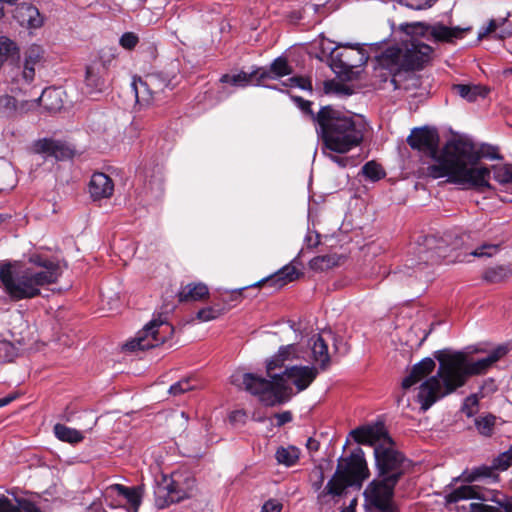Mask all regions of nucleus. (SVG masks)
Masks as SVG:
<instances>
[{
  "label": "nucleus",
  "instance_id": "f3484780",
  "mask_svg": "<svg viewBox=\"0 0 512 512\" xmlns=\"http://www.w3.org/2000/svg\"><path fill=\"white\" fill-rule=\"evenodd\" d=\"M42 58V50L39 46H31L25 53L23 67H13L10 72L11 83L15 85H29L35 77V67Z\"/></svg>",
  "mask_w": 512,
  "mask_h": 512
},
{
  "label": "nucleus",
  "instance_id": "a211bd4d",
  "mask_svg": "<svg viewBox=\"0 0 512 512\" xmlns=\"http://www.w3.org/2000/svg\"><path fill=\"white\" fill-rule=\"evenodd\" d=\"M342 472L354 484L361 485V483L369 476L368 467L364 459L362 449L358 448L351 455L345 459H341Z\"/></svg>",
  "mask_w": 512,
  "mask_h": 512
},
{
  "label": "nucleus",
  "instance_id": "aec40b11",
  "mask_svg": "<svg viewBox=\"0 0 512 512\" xmlns=\"http://www.w3.org/2000/svg\"><path fill=\"white\" fill-rule=\"evenodd\" d=\"M38 106H42L49 112L59 111L63 107L62 91L55 88L44 89L41 95L30 101L21 103L22 110H32Z\"/></svg>",
  "mask_w": 512,
  "mask_h": 512
},
{
  "label": "nucleus",
  "instance_id": "7ed1b4c3",
  "mask_svg": "<svg viewBox=\"0 0 512 512\" xmlns=\"http://www.w3.org/2000/svg\"><path fill=\"white\" fill-rule=\"evenodd\" d=\"M317 366L293 365L286 367L282 374L270 375V380L252 373L237 371L231 375V383L259 397L266 406H274L288 401L293 390L287 383L292 380L297 391L306 390L319 374Z\"/></svg>",
  "mask_w": 512,
  "mask_h": 512
},
{
  "label": "nucleus",
  "instance_id": "5fc2aeb1",
  "mask_svg": "<svg viewBox=\"0 0 512 512\" xmlns=\"http://www.w3.org/2000/svg\"><path fill=\"white\" fill-rule=\"evenodd\" d=\"M498 251L497 245L492 244H484L481 247L475 249L471 252V255L475 257H483V256H492Z\"/></svg>",
  "mask_w": 512,
  "mask_h": 512
},
{
  "label": "nucleus",
  "instance_id": "39448f33",
  "mask_svg": "<svg viewBox=\"0 0 512 512\" xmlns=\"http://www.w3.org/2000/svg\"><path fill=\"white\" fill-rule=\"evenodd\" d=\"M315 125L323 148L339 154H346L361 145L366 132V123L361 116L345 114L331 106H324L316 113Z\"/></svg>",
  "mask_w": 512,
  "mask_h": 512
},
{
  "label": "nucleus",
  "instance_id": "c756f323",
  "mask_svg": "<svg viewBox=\"0 0 512 512\" xmlns=\"http://www.w3.org/2000/svg\"><path fill=\"white\" fill-rule=\"evenodd\" d=\"M355 485L342 472V463H338L333 477L326 484L323 493L331 496H341L346 488Z\"/></svg>",
  "mask_w": 512,
  "mask_h": 512
},
{
  "label": "nucleus",
  "instance_id": "f704fd0d",
  "mask_svg": "<svg viewBox=\"0 0 512 512\" xmlns=\"http://www.w3.org/2000/svg\"><path fill=\"white\" fill-rule=\"evenodd\" d=\"M380 58H381V55L377 56L376 59H375L376 66L374 68V77L379 79V80H375L374 81V85H379L380 86L382 83H385V82H387L390 79L391 83L394 85V88L397 89L398 86H397V82H396L395 76L400 71H390V69L382 67L381 62H380Z\"/></svg>",
  "mask_w": 512,
  "mask_h": 512
},
{
  "label": "nucleus",
  "instance_id": "a18cd8bd",
  "mask_svg": "<svg viewBox=\"0 0 512 512\" xmlns=\"http://www.w3.org/2000/svg\"><path fill=\"white\" fill-rule=\"evenodd\" d=\"M194 380L192 378H184L169 388V393L173 396L181 395L185 392L193 390L195 388Z\"/></svg>",
  "mask_w": 512,
  "mask_h": 512
},
{
  "label": "nucleus",
  "instance_id": "774afa93",
  "mask_svg": "<svg viewBox=\"0 0 512 512\" xmlns=\"http://www.w3.org/2000/svg\"><path fill=\"white\" fill-rule=\"evenodd\" d=\"M504 512H512V500L506 501L501 504Z\"/></svg>",
  "mask_w": 512,
  "mask_h": 512
},
{
  "label": "nucleus",
  "instance_id": "69168bd1",
  "mask_svg": "<svg viewBox=\"0 0 512 512\" xmlns=\"http://www.w3.org/2000/svg\"><path fill=\"white\" fill-rule=\"evenodd\" d=\"M305 241L307 242V246L309 248L315 247L319 244V235L315 234L314 236L311 233H308Z\"/></svg>",
  "mask_w": 512,
  "mask_h": 512
},
{
  "label": "nucleus",
  "instance_id": "20e7f679",
  "mask_svg": "<svg viewBox=\"0 0 512 512\" xmlns=\"http://www.w3.org/2000/svg\"><path fill=\"white\" fill-rule=\"evenodd\" d=\"M60 275L61 268L57 262L38 254L30 256L24 265L8 263L0 268V282L14 301L39 296L41 287L56 283Z\"/></svg>",
  "mask_w": 512,
  "mask_h": 512
},
{
  "label": "nucleus",
  "instance_id": "a878e982",
  "mask_svg": "<svg viewBox=\"0 0 512 512\" xmlns=\"http://www.w3.org/2000/svg\"><path fill=\"white\" fill-rule=\"evenodd\" d=\"M209 288L205 283L192 282L182 286L177 293L179 302H199L209 298Z\"/></svg>",
  "mask_w": 512,
  "mask_h": 512
},
{
  "label": "nucleus",
  "instance_id": "b1692460",
  "mask_svg": "<svg viewBox=\"0 0 512 512\" xmlns=\"http://www.w3.org/2000/svg\"><path fill=\"white\" fill-rule=\"evenodd\" d=\"M14 18L21 26L27 28H39L43 24L39 10L28 3H22L16 7Z\"/></svg>",
  "mask_w": 512,
  "mask_h": 512
},
{
  "label": "nucleus",
  "instance_id": "6e6d98bb",
  "mask_svg": "<svg viewBox=\"0 0 512 512\" xmlns=\"http://www.w3.org/2000/svg\"><path fill=\"white\" fill-rule=\"evenodd\" d=\"M294 101L298 104V107L306 114H308L312 121L315 123V116L316 113H314L311 109L312 102L308 100H304L301 97H294Z\"/></svg>",
  "mask_w": 512,
  "mask_h": 512
},
{
  "label": "nucleus",
  "instance_id": "4d7b16f0",
  "mask_svg": "<svg viewBox=\"0 0 512 512\" xmlns=\"http://www.w3.org/2000/svg\"><path fill=\"white\" fill-rule=\"evenodd\" d=\"M0 512H20V507L16 501L13 504L10 499L2 496L0 497Z\"/></svg>",
  "mask_w": 512,
  "mask_h": 512
},
{
  "label": "nucleus",
  "instance_id": "8fccbe9b",
  "mask_svg": "<svg viewBox=\"0 0 512 512\" xmlns=\"http://www.w3.org/2000/svg\"><path fill=\"white\" fill-rule=\"evenodd\" d=\"M337 154L338 153H334V152H330L329 151V153H327L326 155H327V157L332 162H334L335 164H337L341 168H345L347 166H355L356 165V162H355V160L352 157L339 156Z\"/></svg>",
  "mask_w": 512,
  "mask_h": 512
},
{
  "label": "nucleus",
  "instance_id": "423d86ee",
  "mask_svg": "<svg viewBox=\"0 0 512 512\" xmlns=\"http://www.w3.org/2000/svg\"><path fill=\"white\" fill-rule=\"evenodd\" d=\"M353 439L363 445L374 446L376 464L381 477L399 481L404 474V457L392 448V441L383 424L358 427L350 432Z\"/></svg>",
  "mask_w": 512,
  "mask_h": 512
},
{
  "label": "nucleus",
  "instance_id": "052dcab7",
  "mask_svg": "<svg viewBox=\"0 0 512 512\" xmlns=\"http://www.w3.org/2000/svg\"><path fill=\"white\" fill-rule=\"evenodd\" d=\"M437 0H425L424 2H407L406 6L413 10H424L432 7Z\"/></svg>",
  "mask_w": 512,
  "mask_h": 512
},
{
  "label": "nucleus",
  "instance_id": "2eb2a0df",
  "mask_svg": "<svg viewBox=\"0 0 512 512\" xmlns=\"http://www.w3.org/2000/svg\"><path fill=\"white\" fill-rule=\"evenodd\" d=\"M103 496L111 507L129 505L136 511L141 504L142 489L140 487L112 484L104 489Z\"/></svg>",
  "mask_w": 512,
  "mask_h": 512
},
{
  "label": "nucleus",
  "instance_id": "0e129e2a",
  "mask_svg": "<svg viewBox=\"0 0 512 512\" xmlns=\"http://www.w3.org/2000/svg\"><path fill=\"white\" fill-rule=\"evenodd\" d=\"M497 28V24H496V21L495 20H491L488 24V26L484 29V31H481L479 32L478 34V38L479 39H482L483 37H485L486 35L494 32Z\"/></svg>",
  "mask_w": 512,
  "mask_h": 512
},
{
  "label": "nucleus",
  "instance_id": "864d4df0",
  "mask_svg": "<svg viewBox=\"0 0 512 512\" xmlns=\"http://www.w3.org/2000/svg\"><path fill=\"white\" fill-rule=\"evenodd\" d=\"M2 352L4 353L7 361H12L18 355L17 348L8 341H3L0 343V354Z\"/></svg>",
  "mask_w": 512,
  "mask_h": 512
},
{
  "label": "nucleus",
  "instance_id": "7c9ffc66",
  "mask_svg": "<svg viewBox=\"0 0 512 512\" xmlns=\"http://www.w3.org/2000/svg\"><path fill=\"white\" fill-rule=\"evenodd\" d=\"M452 91L468 102H475L478 98H485L489 90L482 85L455 84Z\"/></svg>",
  "mask_w": 512,
  "mask_h": 512
},
{
  "label": "nucleus",
  "instance_id": "e2e57ef3",
  "mask_svg": "<svg viewBox=\"0 0 512 512\" xmlns=\"http://www.w3.org/2000/svg\"><path fill=\"white\" fill-rule=\"evenodd\" d=\"M275 418L277 419V426L281 427L292 421V414L290 411H284L282 413L275 414Z\"/></svg>",
  "mask_w": 512,
  "mask_h": 512
},
{
  "label": "nucleus",
  "instance_id": "5701e85b",
  "mask_svg": "<svg viewBox=\"0 0 512 512\" xmlns=\"http://www.w3.org/2000/svg\"><path fill=\"white\" fill-rule=\"evenodd\" d=\"M301 276V272L293 265L288 264L282 267L273 275L262 279L255 286L260 287L264 284H269L271 287L275 289H280L288 283L298 279Z\"/></svg>",
  "mask_w": 512,
  "mask_h": 512
},
{
  "label": "nucleus",
  "instance_id": "338daca9",
  "mask_svg": "<svg viewBox=\"0 0 512 512\" xmlns=\"http://www.w3.org/2000/svg\"><path fill=\"white\" fill-rule=\"evenodd\" d=\"M85 512H106V511H105L102 503L93 502L86 508Z\"/></svg>",
  "mask_w": 512,
  "mask_h": 512
},
{
  "label": "nucleus",
  "instance_id": "3c124183",
  "mask_svg": "<svg viewBox=\"0 0 512 512\" xmlns=\"http://www.w3.org/2000/svg\"><path fill=\"white\" fill-rule=\"evenodd\" d=\"M139 41L138 36L133 32H126L120 38V45L128 50H132L135 48Z\"/></svg>",
  "mask_w": 512,
  "mask_h": 512
},
{
  "label": "nucleus",
  "instance_id": "4c0bfd02",
  "mask_svg": "<svg viewBox=\"0 0 512 512\" xmlns=\"http://www.w3.org/2000/svg\"><path fill=\"white\" fill-rule=\"evenodd\" d=\"M479 498L478 489L475 486L464 485L447 495L448 502H458L463 499Z\"/></svg>",
  "mask_w": 512,
  "mask_h": 512
},
{
  "label": "nucleus",
  "instance_id": "473e14b6",
  "mask_svg": "<svg viewBox=\"0 0 512 512\" xmlns=\"http://www.w3.org/2000/svg\"><path fill=\"white\" fill-rule=\"evenodd\" d=\"M490 170L494 180L512 193V165H493Z\"/></svg>",
  "mask_w": 512,
  "mask_h": 512
},
{
  "label": "nucleus",
  "instance_id": "9b49d317",
  "mask_svg": "<svg viewBox=\"0 0 512 512\" xmlns=\"http://www.w3.org/2000/svg\"><path fill=\"white\" fill-rule=\"evenodd\" d=\"M174 76L166 72H153L145 78L133 81L132 86L138 103L151 104L155 98L167 88L172 89Z\"/></svg>",
  "mask_w": 512,
  "mask_h": 512
},
{
  "label": "nucleus",
  "instance_id": "ddd939ff",
  "mask_svg": "<svg viewBox=\"0 0 512 512\" xmlns=\"http://www.w3.org/2000/svg\"><path fill=\"white\" fill-rule=\"evenodd\" d=\"M409 146L423 155L435 160L438 164L442 151L439 153V135L435 129L415 128L407 138Z\"/></svg>",
  "mask_w": 512,
  "mask_h": 512
},
{
  "label": "nucleus",
  "instance_id": "412c9836",
  "mask_svg": "<svg viewBox=\"0 0 512 512\" xmlns=\"http://www.w3.org/2000/svg\"><path fill=\"white\" fill-rule=\"evenodd\" d=\"M305 359L302 351L300 350L298 345L290 344L286 346H281L276 355H274L267 363V373L268 376L272 374V371L276 368H281L285 366L286 361Z\"/></svg>",
  "mask_w": 512,
  "mask_h": 512
},
{
  "label": "nucleus",
  "instance_id": "0eeeda50",
  "mask_svg": "<svg viewBox=\"0 0 512 512\" xmlns=\"http://www.w3.org/2000/svg\"><path fill=\"white\" fill-rule=\"evenodd\" d=\"M432 48L418 40L387 48L380 58L382 67L390 71L419 70L431 59Z\"/></svg>",
  "mask_w": 512,
  "mask_h": 512
},
{
  "label": "nucleus",
  "instance_id": "cd10ccee",
  "mask_svg": "<svg viewBox=\"0 0 512 512\" xmlns=\"http://www.w3.org/2000/svg\"><path fill=\"white\" fill-rule=\"evenodd\" d=\"M292 73V68L289 66L285 58L279 57L275 59L270 65L269 69L258 68L256 74H259L257 85H262L268 79H277Z\"/></svg>",
  "mask_w": 512,
  "mask_h": 512
},
{
  "label": "nucleus",
  "instance_id": "ea45409f",
  "mask_svg": "<svg viewBox=\"0 0 512 512\" xmlns=\"http://www.w3.org/2000/svg\"><path fill=\"white\" fill-rule=\"evenodd\" d=\"M339 258L336 255H321L310 260L309 266L312 270L323 271L338 265Z\"/></svg>",
  "mask_w": 512,
  "mask_h": 512
},
{
  "label": "nucleus",
  "instance_id": "bf43d9fd",
  "mask_svg": "<svg viewBox=\"0 0 512 512\" xmlns=\"http://www.w3.org/2000/svg\"><path fill=\"white\" fill-rule=\"evenodd\" d=\"M283 505L274 499H270L262 506V512H281Z\"/></svg>",
  "mask_w": 512,
  "mask_h": 512
},
{
  "label": "nucleus",
  "instance_id": "e433bc0d",
  "mask_svg": "<svg viewBox=\"0 0 512 512\" xmlns=\"http://www.w3.org/2000/svg\"><path fill=\"white\" fill-rule=\"evenodd\" d=\"M227 311V308L220 304H214L201 308L196 313V319L200 322H208L219 318Z\"/></svg>",
  "mask_w": 512,
  "mask_h": 512
},
{
  "label": "nucleus",
  "instance_id": "58836bf2",
  "mask_svg": "<svg viewBox=\"0 0 512 512\" xmlns=\"http://www.w3.org/2000/svg\"><path fill=\"white\" fill-rule=\"evenodd\" d=\"M21 109V105L18 106L16 99L8 94L0 95V117H12L16 112Z\"/></svg>",
  "mask_w": 512,
  "mask_h": 512
},
{
  "label": "nucleus",
  "instance_id": "72a5a7b5",
  "mask_svg": "<svg viewBox=\"0 0 512 512\" xmlns=\"http://www.w3.org/2000/svg\"><path fill=\"white\" fill-rule=\"evenodd\" d=\"M258 77L259 74H256V70L252 71L251 73H246L242 71L235 75L224 74L220 78V81L222 83H230L234 86H245L248 83L253 82L254 80L255 83L257 84Z\"/></svg>",
  "mask_w": 512,
  "mask_h": 512
},
{
  "label": "nucleus",
  "instance_id": "a19ab883",
  "mask_svg": "<svg viewBox=\"0 0 512 512\" xmlns=\"http://www.w3.org/2000/svg\"><path fill=\"white\" fill-rule=\"evenodd\" d=\"M511 274V270L506 266H497L489 268L484 272V279L491 283H499L507 279Z\"/></svg>",
  "mask_w": 512,
  "mask_h": 512
},
{
  "label": "nucleus",
  "instance_id": "2f4dec72",
  "mask_svg": "<svg viewBox=\"0 0 512 512\" xmlns=\"http://www.w3.org/2000/svg\"><path fill=\"white\" fill-rule=\"evenodd\" d=\"M300 457V450L295 446L279 447L275 452V458L278 464L287 467L294 466Z\"/></svg>",
  "mask_w": 512,
  "mask_h": 512
},
{
  "label": "nucleus",
  "instance_id": "f257e3e1",
  "mask_svg": "<svg viewBox=\"0 0 512 512\" xmlns=\"http://www.w3.org/2000/svg\"><path fill=\"white\" fill-rule=\"evenodd\" d=\"M481 158L501 159L497 147L483 144L476 149L468 140L458 138L448 141L442 148L438 164L426 168L433 179L446 177V182L463 188H490V168L480 165Z\"/></svg>",
  "mask_w": 512,
  "mask_h": 512
},
{
  "label": "nucleus",
  "instance_id": "49530a36",
  "mask_svg": "<svg viewBox=\"0 0 512 512\" xmlns=\"http://www.w3.org/2000/svg\"><path fill=\"white\" fill-rule=\"evenodd\" d=\"M512 463V446L509 450L501 453L497 458L493 461V467L498 470H506L510 467Z\"/></svg>",
  "mask_w": 512,
  "mask_h": 512
},
{
  "label": "nucleus",
  "instance_id": "c9c22d12",
  "mask_svg": "<svg viewBox=\"0 0 512 512\" xmlns=\"http://www.w3.org/2000/svg\"><path fill=\"white\" fill-rule=\"evenodd\" d=\"M54 433L59 440L72 444L79 443L83 440L81 432L63 424H56L54 426Z\"/></svg>",
  "mask_w": 512,
  "mask_h": 512
},
{
  "label": "nucleus",
  "instance_id": "f8f14e48",
  "mask_svg": "<svg viewBox=\"0 0 512 512\" xmlns=\"http://www.w3.org/2000/svg\"><path fill=\"white\" fill-rule=\"evenodd\" d=\"M397 483L394 477L393 479L382 477L381 480L372 481L364 492L367 501L381 512H396L392 499Z\"/></svg>",
  "mask_w": 512,
  "mask_h": 512
},
{
  "label": "nucleus",
  "instance_id": "13d9d810",
  "mask_svg": "<svg viewBox=\"0 0 512 512\" xmlns=\"http://www.w3.org/2000/svg\"><path fill=\"white\" fill-rule=\"evenodd\" d=\"M470 512H500V508L483 503H471Z\"/></svg>",
  "mask_w": 512,
  "mask_h": 512
},
{
  "label": "nucleus",
  "instance_id": "4be33fe9",
  "mask_svg": "<svg viewBox=\"0 0 512 512\" xmlns=\"http://www.w3.org/2000/svg\"><path fill=\"white\" fill-rule=\"evenodd\" d=\"M89 192L94 200L110 198L114 192L113 180L102 172H96L91 177Z\"/></svg>",
  "mask_w": 512,
  "mask_h": 512
},
{
  "label": "nucleus",
  "instance_id": "c03bdc74",
  "mask_svg": "<svg viewBox=\"0 0 512 512\" xmlns=\"http://www.w3.org/2000/svg\"><path fill=\"white\" fill-rule=\"evenodd\" d=\"M496 418L493 415H487L475 420V425L480 434L490 436L493 432Z\"/></svg>",
  "mask_w": 512,
  "mask_h": 512
},
{
  "label": "nucleus",
  "instance_id": "393cba45",
  "mask_svg": "<svg viewBox=\"0 0 512 512\" xmlns=\"http://www.w3.org/2000/svg\"><path fill=\"white\" fill-rule=\"evenodd\" d=\"M34 150L37 153H43L47 156H53L58 160L70 158L72 151L62 142L52 139H40L35 142Z\"/></svg>",
  "mask_w": 512,
  "mask_h": 512
},
{
  "label": "nucleus",
  "instance_id": "dca6fc26",
  "mask_svg": "<svg viewBox=\"0 0 512 512\" xmlns=\"http://www.w3.org/2000/svg\"><path fill=\"white\" fill-rule=\"evenodd\" d=\"M447 247L442 239H438L435 236H426L422 243L417 247V255L419 262L414 267L413 261L410 267L414 269V274L417 276L419 270H421L422 264L434 265L446 257Z\"/></svg>",
  "mask_w": 512,
  "mask_h": 512
},
{
  "label": "nucleus",
  "instance_id": "4468645a",
  "mask_svg": "<svg viewBox=\"0 0 512 512\" xmlns=\"http://www.w3.org/2000/svg\"><path fill=\"white\" fill-rule=\"evenodd\" d=\"M108 88V65L96 58L86 66L82 92L89 96L103 93Z\"/></svg>",
  "mask_w": 512,
  "mask_h": 512
},
{
  "label": "nucleus",
  "instance_id": "9d476101",
  "mask_svg": "<svg viewBox=\"0 0 512 512\" xmlns=\"http://www.w3.org/2000/svg\"><path fill=\"white\" fill-rule=\"evenodd\" d=\"M367 60L368 56L362 48L345 45L331 53V68L336 74L352 80L358 73L355 69L364 65Z\"/></svg>",
  "mask_w": 512,
  "mask_h": 512
},
{
  "label": "nucleus",
  "instance_id": "de8ad7c7",
  "mask_svg": "<svg viewBox=\"0 0 512 512\" xmlns=\"http://www.w3.org/2000/svg\"><path fill=\"white\" fill-rule=\"evenodd\" d=\"M479 399L476 394L469 395L463 403L462 411L467 417H472L478 412Z\"/></svg>",
  "mask_w": 512,
  "mask_h": 512
},
{
  "label": "nucleus",
  "instance_id": "1a4fd4ad",
  "mask_svg": "<svg viewBox=\"0 0 512 512\" xmlns=\"http://www.w3.org/2000/svg\"><path fill=\"white\" fill-rule=\"evenodd\" d=\"M173 333V327L161 319H152L128 341L123 348L127 351L146 350L163 344Z\"/></svg>",
  "mask_w": 512,
  "mask_h": 512
},
{
  "label": "nucleus",
  "instance_id": "6e6552de",
  "mask_svg": "<svg viewBox=\"0 0 512 512\" xmlns=\"http://www.w3.org/2000/svg\"><path fill=\"white\" fill-rule=\"evenodd\" d=\"M195 489V479L181 472L164 475L154 491L155 505L164 509L173 503L190 498Z\"/></svg>",
  "mask_w": 512,
  "mask_h": 512
},
{
  "label": "nucleus",
  "instance_id": "bb28decb",
  "mask_svg": "<svg viewBox=\"0 0 512 512\" xmlns=\"http://www.w3.org/2000/svg\"><path fill=\"white\" fill-rule=\"evenodd\" d=\"M435 361L432 358H424L417 364H415L411 372L407 377H405L402 381V388L408 389L416 383L420 382L422 379L430 375L435 369Z\"/></svg>",
  "mask_w": 512,
  "mask_h": 512
},
{
  "label": "nucleus",
  "instance_id": "f03ea898",
  "mask_svg": "<svg viewBox=\"0 0 512 512\" xmlns=\"http://www.w3.org/2000/svg\"><path fill=\"white\" fill-rule=\"evenodd\" d=\"M507 353L505 346H498L485 358L470 361L463 352L436 351L439 366L435 375L426 379L419 387L417 400L423 411L438 400L464 386L470 376L481 375Z\"/></svg>",
  "mask_w": 512,
  "mask_h": 512
},
{
  "label": "nucleus",
  "instance_id": "680f3d73",
  "mask_svg": "<svg viewBox=\"0 0 512 512\" xmlns=\"http://www.w3.org/2000/svg\"><path fill=\"white\" fill-rule=\"evenodd\" d=\"M325 91L327 93H346L348 94V89L345 88L343 85L333 82H326L325 83Z\"/></svg>",
  "mask_w": 512,
  "mask_h": 512
},
{
  "label": "nucleus",
  "instance_id": "6ab92c4d",
  "mask_svg": "<svg viewBox=\"0 0 512 512\" xmlns=\"http://www.w3.org/2000/svg\"><path fill=\"white\" fill-rule=\"evenodd\" d=\"M333 338L331 331H324L310 339L309 346L311 350V360L321 371H325L331 364V358L328 351V341Z\"/></svg>",
  "mask_w": 512,
  "mask_h": 512
},
{
  "label": "nucleus",
  "instance_id": "79ce46f5",
  "mask_svg": "<svg viewBox=\"0 0 512 512\" xmlns=\"http://www.w3.org/2000/svg\"><path fill=\"white\" fill-rule=\"evenodd\" d=\"M362 174L371 181H378L385 177L382 166L375 161H369L362 167Z\"/></svg>",
  "mask_w": 512,
  "mask_h": 512
},
{
  "label": "nucleus",
  "instance_id": "c85d7f7f",
  "mask_svg": "<svg viewBox=\"0 0 512 512\" xmlns=\"http://www.w3.org/2000/svg\"><path fill=\"white\" fill-rule=\"evenodd\" d=\"M418 25L423 26L425 28L426 32H429L430 35L436 41H443V42H452L453 39L462 37L463 32H465L467 30V29H460L459 27L449 28L440 23H437L434 25H425V24L419 23Z\"/></svg>",
  "mask_w": 512,
  "mask_h": 512
},
{
  "label": "nucleus",
  "instance_id": "37998d69",
  "mask_svg": "<svg viewBox=\"0 0 512 512\" xmlns=\"http://www.w3.org/2000/svg\"><path fill=\"white\" fill-rule=\"evenodd\" d=\"M17 51L16 44L5 36L0 37V69L8 57Z\"/></svg>",
  "mask_w": 512,
  "mask_h": 512
},
{
  "label": "nucleus",
  "instance_id": "603ef678",
  "mask_svg": "<svg viewBox=\"0 0 512 512\" xmlns=\"http://www.w3.org/2000/svg\"><path fill=\"white\" fill-rule=\"evenodd\" d=\"M15 501L19 504L20 512H43L31 500L23 497H16Z\"/></svg>",
  "mask_w": 512,
  "mask_h": 512
},
{
  "label": "nucleus",
  "instance_id": "09e8293b",
  "mask_svg": "<svg viewBox=\"0 0 512 512\" xmlns=\"http://www.w3.org/2000/svg\"><path fill=\"white\" fill-rule=\"evenodd\" d=\"M284 85L289 87H298L303 90H312V83L310 79L301 76H294L289 78L287 82L284 83Z\"/></svg>",
  "mask_w": 512,
  "mask_h": 512
}]
</instances>
